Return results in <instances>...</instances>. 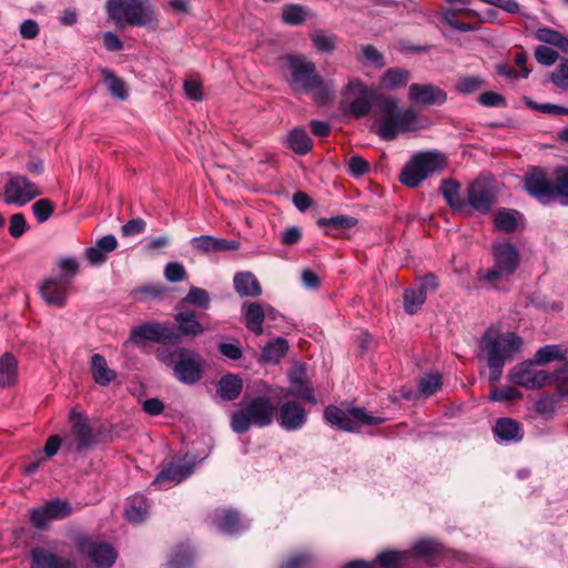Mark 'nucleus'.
<instances>
[{"label": "nucleus", "mask_w": 568, "mask_h": 568, "mask_svg": "<svg viewBox=\"0 0 568 568\" xmlns=\"http://www.w3.org/2000/svg\"><path fill=\"white\" fill-rule=\"evenodd\" d=\"M341 104L355 118L366 116L374 109L378 122L377 133L386 141L394 140L400 132L418 128L415 109H399L394 98L377 93L375 87H369L357 78L351 79L343 89Z\"/></svg>", "instance_id": "obj_1"}, {"label": "nucleus", "mask_w": 568, "mask_h": 568, "mask_svg": "<svg viewBox=\"0 0 568 568\" xmlns=\"http://www.w3.org/2000/svg\"><path fill=\"white\" fill-rule=\"evenodd\" d=\"M286 81L295 93H308L321 105L334 100L336 85L333 80H325L315 63L302 54L286 57Z\"/></svg>", "instance_id": "obj_2"}, {"label": "nucleus", "mask_w": 568, "mask_h": 568, "mask_svg": "<svg viewBox=\"0 0 568 568\" xmlns=\"http://www.w3.org/2000/svg\"><path fill=\"white\" fill-rule=\"evenodd\" d=\"M521 344V337L515 333H504L495 326L486 329L479 342V351L487 361L490 383L500 379L506 362L519 353Z\"/></svg>", "instance_id": "obj_3"}, {"label": "nucleus", "mask_w": 568, "mask_h": 568, "mask_svg": "<svg viewBox=\"0 0 568 568\" xmlns=\"http://www.w3.org/2000/svg\"><path fill=\"white\" fill-rule=\"evenodd\" d=\"M524 184L527 193L540 204L568 206V168H558L552 175L534 168L525 175Z\"/></svg>", "instance_id": "obj_4"}, {"label": "nucleus", "mask_w": 568, "mask_h": 568, "mask_svg": "<svg viewBox=\"0 0 568 568\" xmlns=\"http://www.w3.org/2000/svg\"><path fill=\"white\" fill-rule=\"evenodd\" d=\"M276 407L266 396H256L231 415V428L236 434L246 433L252 426L266 427L276 418Z\"/></svg>", "instance_id": "obj_5"}, {"label": "nucleus", "mask_w": 568, "mask_h": 568, "mask_svg": "<svg viewBox=\"0 0 568 568\" xmlns=\"http://www.w3.org/2000/svg\"><path fill=\"white\" fill-rule=\"evenodd\" d=\"M446 163V156L437 150L417 152L403 168L399 181L408 187H416L428 176L442 171Z\"/></svg>", "instance_id": "obj_6"}, {"label": "nucleus", "mask_w": 568, "mask_h": 568, "mask_svg": "<svg viewBox=\"0 0 568 568\" xmlns=\"http://www.w3.org/2000/svg\"><path fill=\"white\" fill-rule=\"evenodd\" d=\"M106 11L118 27H145L155 20V11L146 0H108Z\"/></svg>", "instance_id": "obj_7"}, {"label": "nucleus", "mask_w": 568, "mask_h": 568, "mask_svg": "<svg viewBox=\"0 0 568 568\" xmlns=\"http://www.w3.org/2000/svg\"><path fill=\"white\" fill-rule=\"evenodd\" d=\"M324 417L328 424L345 432H358L363 426L379 425L384 418L367 414L363 408L352 407L343 410L337 406H327Z\"/></svg>", "instance_id": "obj_8"}, {"label": "nucleus", "mask_w": 568, "mask_h": 568, "mask_svg": "<svg viewBox=\"0 0 568 568\" xmlns=\"http://www.w3.org/2000/svg\"><path fill=\"white\" fill-rule=\"evenodd\" d=\"M75 545L87 568H112L116 561L118 551L105 541L92 537H81Z\"/></svg>", "instance_id": "obj_9"}, {"label": "nucleus", "mask_w": 568, "mask_h": 568, "mask_svg": "<svg viewBox=\"0 0 568 568\" xmlns=\"http://www.w3.org/2000/svg\"><path fill=\"white\" fill-rule=\"evenodd\" d=\"M494 267L487 272L480 271L478 273L479 280H485L489 283L508 277L515 273L519 265V252L517 247L509 242L496 243L493 247Z\"/></svg>", "instance_id": "obj_10"}, {"label": "nucleus", "mask_w": 568, "mask_h": 568, "mask_svg": "<svg viewBox=\"0 0 568 568\" xmlns=\"http://www.w3.org/2000/svg\"><path fill=\"white\" fill-rule=\"evenodd\" d=\"M39 186L21 174H10L3 186L2 199L6 204L21 207L39 196Z\"/></svg>", "instance_id": "obj_11"}, {"label": "nucleus", "mask_w": 568, "mask_h": 568, "mask_svg": "<svg viewBox=\"0 0 568 568\" xmlns=\"http://www.w3.org/2000/svg\"><path fill=\"white\" fill-rule=\"evenodd\" d=\"M178 359L173 366L175 378L186 385H193L203 377L204 363L201 355L187 347H178Z\"/></svg>", "instance_id": "obj_12"}, {"label": "nucleus", "mask_w": 568, "mask_h": 568, "mask_svg": "<svg viewBox=\"0 0 568 568\" xmlns=\"http://www.w3.org/2000/svg\"><path fill=\"white\" fill-rule=\"evenodd\" d=\"M534 359L524 361L515 365L508 374L509 381L526 389H539L548 385L551 375L549 372L536 368Z\"/></svg>", "instance_id": "obj_13"}, {"label": "nucleus", "mask_w": 568, "mask_h": 568, "mask_svg": "<svg viewBox=\"0 0 568 568\" xmlns=\"http://www.w3.org/2000/svg\"><path fill=\"white\" fill-rule=\"evenodd\" d=\"M195 457L185 455L183 459L172 462L168 467L163 468L153 480V485L161 489L175 486L186 479L195 468Z\"/></svg>", "instance_id": "obj_14"}, {"label": "nucleus", "mask_w": 568, "mask_h": 568, "mask_svg": "<svg viewBox=\"0 0 568 568\" xmlns=\"http://www.w3.org/2000/svg\"><path fill=\"white\" fill-rule=\"evenodd\" d=\"M70 514V504L57 498L48 500L42 506L32 509L30 521L36 528L43 529L50 521L67 518Z\"/></svg>", "instance_id": "obj_15"}, {"label": "nucleus", "mask_w": 568, "mask_h": 568, "mask_svg": "<svg viewBox=\"0 0 568 568\" xmlns=\"http://www.w3.org/2000/svg\"><path fill=\"white\" fill-rule=\"evenodd\" d=\"M278 425L286 432L301 429L307 422V412L294 400H285L281 404L276 414Z\"/></svg>", "instance_id": "obj_16"}, {"label": "nucleus", "mask_w": 568, "mask_h": 568, "mask_svg": "<svg viewBox=\"0 0 568 568\" xmlns=\"http://www.w3.org/2000/svg\"><path fill=\"white\" fill-rule=\"evenodd\" d=\"M408 99L423 105L444 104L447 93L432 83H413L408 88Z\"/></svg>", "instance_id": "obj_17"}, {"label": "nucleus", "mask_w": 568, "mask_h": 568, "mask_svg": "<svg viewBox=\"0 0 568 568\" xmlns=\"http://www.w3.org/2000/svg\"><path fill=\"white\" fill-rule=\"evenodd\" d=\"M40 293L50 306L62 307L65 305L69 293V278L49 277L41 285Z\"/></svg>", "instance_id": "obj_18"}, {"label": "nucleus", "mask_w": 568, "mask_h": 568, "mask_svg": "<svg viewBox=\"0 0 568 568\" xmlns=\"http://www.w3.org/2000/svg\"><path fill=\"white\" fill-rule=\"evenodd\" d=\"M70 422L72 424L71 434L74 440L75 450L80 452L95 444V437L87 416L73 409L70 413Z\"/></svg>", "instance_id": "obj_19"}, {"label": "nucleus", "mask_w": 568, "mask_h": 568, "mask_svg": "<svg viewBox=\"0 0 568 568\" xmlns=\"http://www.w3.org/2000/svg\"><path fill=\"white\" fill-rule=\"evenodd\" d=\"M212 520L220 531L227 535L239 534L250 526L246 519L242 518L237 511L232 509L216 510Z\"/></svg>", "instance_id": "obj_20"}, {"label": "nucleus", "mask_w": 568, "mask_h": 568, "mask_svg": "<svg viewBox=\"0 0 568 568\" xmlns=\"http://www.w3.org/2000/svg\"><path fill=\"white\" fill-rule=\"evenodd\" d=\"M32 568H77L71 559L63 558L43 547H34L30 551Z\"/></svg>", "instance_id": "obj_21"}, {"label": "nucleus", "mask_w": 568, "mask_h": 568, "mask_svg": "<svg viewBox=\"0 0 568 568\" xmlns=\"http://www.w3.org/2000/svg\"><path fill=\"white\" fill-rule=\"evenodd\" d=\"M494 436L499 443H519L524 438L523 426L514 418L500 417L493 428Z\"/></svg>", "instance_id": "obj_22"}, {"label": "nucleus", "mask_w": 568, "mask_h": 568, "mask_svg": "<svg viewBox=\"0 0 568 568\" xmlns=\"http://www.w3.org/2000/svg\"><path fill=\"white\" fill-rule=\"evenodd\" d=\"M174 322L178 325L176 332L180 334V341L182 336L196 337L205 331L193 311H179L174 315Z\"/></svg>", "instance_id": "obj_23"}, {"label": "nucleus", "mask_w": 568, "mask_h": 568, "mask_svg": "<svg viewBox=\"0 0 568 568\" xmlns=\"http://www.w3.org/2000/svg\"><path fill=\"white\" fill-rule=\"evenodd\" d=\"M468 202L473 209L486 213L493 205V194L485 183L476 181L468 189Z\"/></svg>", "instance_id": "obj_24"}, {"label": "nucleus", "mask_w": 568, "mask_h": 568, "mask_svg": "<svg viewBox=\"0 0 568 568\" xmlns=\"http://www.w3.org/2000/svg\"><path fill=\"white\" fill-rule=\"evenodd\" d=\"M243 315L247 329L255 335H262L264 332L263 322L265 321L264 304L260 302L243 304Z\"/></svg>", "instance_id": "obj_25"}, {"label": "nucleus", "mask_w": 568, "mask_h": 568, "mask_svg": "<svg viewBox=\"0 0 568 568\" xmlns=\"http://www.w3.org/2000/svg\"><path fill=\"white\" fill-rule=\"evenodd\" d=\"M90 371L94 382L101 386H108L116 378L115 371L109 367L105 357L101 354H93L91 356Z\"/></svg>", "instance_id": "obj_26"}, {"label": "nucleus", "mask_w": 568, "mask_h": 568, "mask_svg": "<svg viewBox=\"0 0 568 568\" xmlns=\"http://www.w3.org/2000/svg\"><path fill=\"white\" fill-rule=\"evenodd\" d=\"M234 288L241 296L256 297L262 294V287L256 276L251 272H241L235 274Z\"/></svg>", "instance_id": "obj_27"}, {"label": "nucleus", "mask_w": 568, "mask_h": 568, "mask_svg": "<svg viewBox=\"0 0 568 568\" xmlns=\"http://www.w3.org/2000/svg\"><path fill=\"white\" fill-rule=\"evenodd\" d=\"M287 395L297 399H303L312 404H316L317 399L314 396L313 388L303 381V372H293L290 374V386Z\"/></svg>", "instance_id": "obj_28"}, {"label": "nucleus", "mask_w": 568, "mask_h": 568, "mask_svg": "<svg viewBox=\"0 0 568 568\" xmlns=\"http://www.w3.org/2000/svg\"><path fill=\"white\" fill-rule=\"evenodd\" d=\"M412 554V562L415 558L432 560L443 552V545L434 539H420L413 544L409 549H405Z\"/></svg>", "instance_id": "obj_29"}, {"label": "nucleus", "mask_w": 568, "mask_h": 568, "mask_svg": "<svg viewBox=\"0 0 568 568\" xmlns=\"http://www.w3.org/2000/svg\"><path fill=\"white\" fill-rule=\"evenodd\" d=\"M243 388V381L236 374H226L217 383V394L224 400L236 399Z\"/></svg>", "instance_id": "obj_30"}, {"label": "nucleus", "mask_w": 568, "mask_h": 568, "mask_svg": "<svg viewBox=\"0 0 568 568\" xmlns=\"http://www.w3.org/2000/svg\"><path fill=\"white\" fill-rule=\"evenodd\" d=\"M150 514V503L142 495L133 496L125 508V517L132 524L143 523Z\"/></svg>", "instance_id": "obj_31"}, {"label": "nucleus", "mask_w": 568, "mask_h": 568, "mask_svg": "<svg viewBox=\"0 0 568 568\" xmlns=\"http://www.w3.org/2000/svg\"><path fill=\"white\" fill-rule=\"evenodd\" d=\"M374 562V568L379 565L381 568H400L412 562V554L406 550H389L379 554Z\"/></svg>", "instance_id": "obj_32"}, {"label": "nucleus", "mask_w": 568, "mask_h": 568, "mask_svg": "<svg viewBox=\"0 0 568 568\" xmlns=\"http://www.w3.org/2000/svg\"><path fill=\"white\" fill-rule=\"evenodd\" d=\"M521 222L523 215L519 212L509 209L498 210L494 217L495 226L507 233L517 231Z\"/></svg>", "instance_id": "obj_33"}, {"label": "nucleus", "mask_w": 568, "mask_h": 568, "mask_svg": "<svg viewBox=\"0 0 568 568\" xmlns=\"http://www.w3.org/2000/svg\"><path fill=\"white\" fill-rule=\"evenodd\" d=\"M18 379V362L10 353H4L0 358V386L10 387Z\"/></svg>", "instance_id": "obj_34"}, {"label": "nucleus", "mask_w": 568, "mask_h": 568, "mask_svg": "<svg viewBox=\"0 0 568 568\" xmlns=\"http://www.w3.org/2000/svg\"><path fill=\"white\" fill-rule=\"evenodd\" d=\"M535 39L539 42L556 47L564 53H568V36L554 29L544 27L535 31Z\"/></svg>", "instance_id": "obj_35"}, {"label": "nucleus", "mask_w": 568, "mask_h": 568, "mask_svg": "<svg viewBox=\"0 0 568 568\" xmlns=\"http://www.w3.org/2000/svg\"><path fill=\"white\" fill-rule=\"evenodd\" d=\"M560 402L561 399L556 393H542L535 403V409L541 418L550 420L554 418Z\"/></svg>", "instance_id": "obj_36"}, {"label": "nucleus", "mask_w": 568, "mask_h": 568, "mask_svg": "<svg viewBox=\"0 0 568 568\" xmlns=\"http://www.w3.org/2000/svg\"><path fill=\"white\" fill-rule=\"evenodd\" d=\"M460 185L454 180H444L439 191L448 205L455 211H463L465 202L459 194Z\"/></svg>", "instance_id": "obj_37"}, {"label": "nucleus", "mask_w": 568, "mask_h": 568, "mask_svg": "<svg viewBox=\"0 0 568 568\" xmlns=\"http://www.w3.org/2000/svg\"><path fill=\"white\" fill-rule=\"evenodd\" d=\"M410 79V73L405 69L390 68L382 77L381 84L384 89L396 90L405 87Z\"/></svg>", "instance_id": "obj_38"}, {"label": "nucleus", "mask_w": 568, "mask_h": 568, "mask_svg": "<svg viewBox=\"0 0 568 568\" xmlns=\"http://www.w3.org/2000/svg\"><path fill=\"white\" fill-rule=\"evenodd\" d=\"M288 146L297 154H306L312 149V140L304 129L295 128L287 136Z\"/></svg>", "instance_id": "obj_39"}, {"label": "nucleus", "mask_w": 568, "mask_h": 568, "mask_svg": "<svg viewBox=\"0 0 568 568\" xmlns=\"http://www.w3.org/2000/svg\"><path fill=\"white\" fill-rule=\"evenodd\" d=\"M288 344L285 338L277 337L274 342L266 344L262 351V358L266 363L276 364L286 354Z\"/></svg>", "instance_id": "obj_40"}, {"label": "nucleus", "mask_w": 568, "mask_h": 568, "mask_svg": "<svg viewBox=\"0 0 568 568\" xmlns=\"http://www.w3.org/2000/svg\"><path fill=\"white\" fill-rule=\"evenodd\" d=\"M548 384L556 387V394L562 400L568 398V361L558 366L552 373Z\"/></svg>", "instance_id": "obj_41"}, {"label": "nucleus", "mask_w": 568, "mask_h": 568, "mask_svg": "<svg viewBox=\"0 0 568 568\" xmlns=\"http://www.w3.org/2000/svg\"><path fill=\"white\" fill-rule=\"evenodd\" d=\"M210 303L211 297L206 290L196 286H191L186 296L183 297L182 301L179 303V308L187 304L200 307L202 310H207L210 307Z\"/></svg>", "instance_id": "obj_42"}, {"label": "nucleus", "mask_w": 568, "mask_h": 568, "mask_svg": "<svg viewBox=\"0 0 568 568\" xmlns=\"http://www.w3.org/2000/svg\"><path fill=\"white\" fill-rule=\"evenodd\" d=\"M403 298L404 310L409 315L416 314L426 301L424 292L418 290L416 285L406 288Z\"/></svg>", "instance_id": "obj_43"}, {"label": "nucleus", "mask_w": 568, "mask_h": 568, "mask_svg": "<svg viewBox=\"0 0 568 568\" xmlns=\"http://www.w3.org/2000/svg\"><path fill=\"white\" fill-rule=\"evenodd\" d=\"M193 560V552L189 546H178L170 555L169 568H189Z\"/></svg>", "instance_id": "obj_44"}, {"label": "nucleus", "mask_w": 568, "mask_h": 568, "mask_svg": "<svg viewBox=\"0 0 568 568\" xmlns=\"http://www.w3.org/2000/svg\"><path fill=\"white\" fill-rule=\"evenodd\" d=\"M565 353V349L559 345H546L535 353L532 359L537 365H546L550 362L562 359Z\"/></svg>", "instance_id": "obj_45"}, {"label": "nucleus", "mask_w": 568, "mask_h": 568, "mask_svg": "<svg viewBox=\"0 0 568 568\" xmlns=\"http://www.w3.org/2000/svg\"><path fill=\"white\" fill-rule=\"evenodd\" d=\"M315 561V556L306 550L296 551L282 561L280 568H308Z\"/></svg>", "instance_id": "obj_46"}, {"label": "nucleus", "mask_w": 568, "mask_h": 568, "mask_svg": "<svg viewBox=\"0 0 568 568\" xmlns=\"http://www.w3.org/2000/svg\"><path fill=\"white\" fill-rule=\"evenodd\" d=\"M159 322H146L140 324L131 331L130 339L138 342L139 339H148L156 343Z\"/></svg>", "instance_id": "obj_47"}, {"label": "nucleus", "mask_w": 568, "mask_h": 568, "mask_svg": "<svg viewBox=\"0 0 568 568\" xmlns=\"http://www.w3.org/2000/svg\"><path fill=\"white\" fill-rule=\"evenodd\" d=\"M103 75L105 85L111 95L120 100H125L128 98V90L124 81L109 70H104Z\"/></svg>", "instance_id": "obj_48"}, {"label": "nucleus", "mask_w": 568, "mask_h": 568, "mask_svg": "<svg viewBox=\"0 0 568 568\" xmlns=\"http://www.w3.org/2000/svg\"><path fill=\"white\" fill-rule=\"evenodd\" d=\"M489 400L491 402H513L519 400L523 398V393L515 388L514 386L504 385L500 387H495L490 390L488 395Z\"/></svg>", "instance_id": "obj_49"}, {"label": "nucleus", "mask_w": 568, "mask_h": 568, "mask_svg": "<svg viewBox=\"0 0 568 568\" xmlns=\"http://www.w3.org/2000/svg\"><path fill=\"white\" fill-rule=\"evenodd\" d=\"M311 39L316 50L322 53H331L336 48L337 38L322 30L313 32Z\"/></svg>", "instance_id": "obj_50"}, {"label": "nucleus", "mask_w": 568, "mask_h": 568, "mask_svg": "<svg viewBox=\"0 0 568 568\" xmlns=\"http://www.w3.org/2000/svg\"><path fill=\"white\" fill-rule=\"evenodd\" d=\"M307 12L304 7L300 4H288L282 10V19L285 23L297 26L306 20Z\"/></svg>", "instance_id": "obj_51"}, {"label": "nucleus", "mask_w": 568, "mask_h": 568, "mask_svg": "<svg viewBox=\"0 0 568 568\" xmlns=\"http://www.w3.org/2000/svg\"><path fill=\"white\" fill-rule=\"evenodd\" d=\"M442 375L438 373L427 374L419 381V393L424 397H429L442 387Z\"/></svg>", "instance_id": "obj_52"}, {"label": "nucleus", "mask_w": 568, "mask_h": 568, "mask_svg": "<svg viewBox=\"0 0 568 568\" xmlns=\"http://www.w3.org/2000/svg\"><path fill=\"white\" fill-rule=\"evenodd\" d=\"M356 223H357V220L355 217L347 216V215H337V216L329 217V219L322 217L318 220V224L321 226H325V227L333 229V230L351 229V227L355 226Z\"/></svg>", "instance_id": "obj_53"}, {"label": "nucleus", "mask_w": 568, "mask_h": 568, "mask_svg": "<svg viewBox=\"0 0 568 568\" xmlns=\"http://www.w3.org/2000/svg\"><path fill=\"white\" fill-rule=\"evenodd\" d=\"M156 343L178 345L181 343L180 334L171 324L159 323Z\"/></svg>", "instance_id": "obj_54"}, {"label": "nucleus", "mask_w": 568, "mask_h": 568, "mask_svg": "<svg viewBox=\"0 0 568 568\" xmlns=\"http://www.w3.org/2000/svg\"><path fill=\"white\" fill-rule=\"evenodd\" d=\"M164 276L171 283H179L186 278V271L182 263L170 262L164 267Z\"/></svg>", "instance_id": "obj_55"}, {"label": "nucleus", "mask_w": 568, "mask_h": 568, "mask_svg": "<svg viewBox=\"0 0 568 568\" xmlns=\"http://www.w3.org/2000/svg\"><path fill=\"white\" fill-rule=\"evenodd\" d=\"M483 87V80L479 77L460 78L456 84V90L462 94H470Z\"/></svg>", "instance_id": "obj_56"}, {"label": "nucleus", "mask_w": 568, "mask_h": 568, "mask_svg": "<svg viewBox=\"0 0 568 568\" xmlns=\"http://www.w3.org/2000/svg\"><path fill=\"white\" fill-rule=\"evenodd\" d=\"M32 212L38 222L43 223L53 213V204L47 199H41L32 204Z\"/></svg>", "instance_id": "obj_57"}, {"label": "nucleus", "mask_w": 568, "mask_h": 568, "mask_svg": "<svg viewBox=\"0 0 568 568\" xmlns=\"http://www.w3.org/2000/svg\"><path fill=\"white\" fill-rule=\"evenodd\" d=\"M550 81L562 90H568V60L564 59L558 68L550 74Z\"/></svg>", "instance_id": "obj_58"}, {"label": "nucleus", "mask_w": 568, "mask_h": 568, "mask_svg": "<svg viewBox=\"0 0 568 568\" xmlns=\"http://www.w3.org/2000/svg\"><path fill=\"white\" fill-rule=\"evenodd\" d=\"M535 58L540 64L549 67L558 60L559 54L547 45H538L535 50Z\"/></svg>", "instance_id": "obj_59"}, {"label": "nucleus", "mask_w": 568, "mask_h": 568, "mask_svg": "<svg viewBox=\"0 0 568 568\" xmlns=\"http://www.w3.org/2000/svg\"><path fill=\"white\" fill-rule=\"evenodd\" d=\"M191 243L202 253L216 252V237L212 235L195 236L191 240Z\"/></svg>", "instance_id": "obj_60"}, {"label": "nucleus", "mask_w": 568, "mask_h": 568, "mask_svg": "<svg viewBox=\"0 0 568 568\" xmlns=\"http://www.w3.org/2000/svg\"><path fill=\"white\" fill-rule=\"evenodd\" d=\"M27 227L23 214L16 213L10 217L9 233L12 237L18 239L22 236Z\"/></svg>", "instance_id": "obj_61"}, {"label": "nucleus", "mask_w": 568, "mask_h": 568, "mask_svg": "<svg viewBox=\"0 0 568 568\" xmlns=\"http://www.w3.org/2000/svg\"><path fill=\"white\" fill-rule=\"evenodd\" d=\"M171 244V237L169 235H161L158 237L151 239L145 245L143 250L146 254H155L160 252L162 248L169 246Z\"/></svg>", "instance_id": "obj_62"}, {"label": "nucleus", "mask_w": 568, "mask_h": 568, "mask_svg": "<svg viewBox=\"0 0 568 568\" xmlns=\"http://www.w3.org/2000/svg\"><path fill=\"white\" fill-rule=\"evenodd\" d=\"M361 58L376 67H382L384 64L383 55L369 44L361 48Z\"/></svg>", "instance_id": "obj_63"}, {"label": "nucleus", "mask_w": 568, "mask_h": 568, "mask_svg": "<svg viewBox=\"0 0 568 568\" xmlns=\"http://www.w3.org/2000/svg\"><path fill=\"white\" fill-rule=\"evenodd\" d=\"M368 163L359 155H352L348 160L349 173L354 176H361L368 171Z\"/></svg>", "instance_id": "obj_64"}]
</instances>
